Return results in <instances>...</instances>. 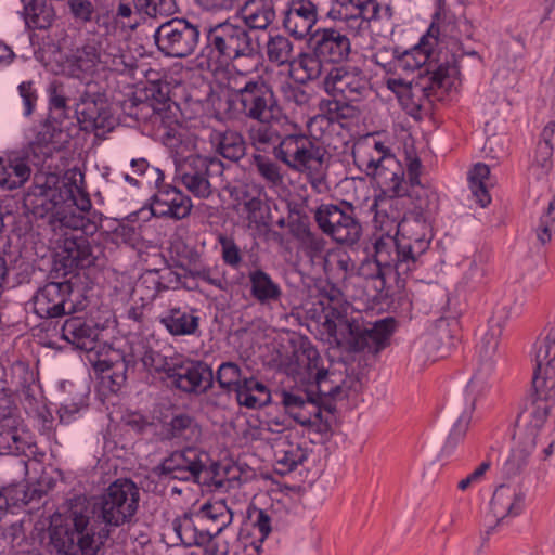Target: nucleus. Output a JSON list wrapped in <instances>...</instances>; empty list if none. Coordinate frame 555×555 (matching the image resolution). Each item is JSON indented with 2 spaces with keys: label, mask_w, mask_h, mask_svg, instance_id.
Returning a JSON list of instances; mask_svg holds the SVG:
<instances>
[{
  "label": "nucleus",
  "mask_w": 555,
  "mask_h": 555,
  "mask_svg": "<svg viewBox=\"0 0 555 555\" xmlns=\"http://www.w3.org/2000/svg\"><path fill=\"white\" fill-rule=\"evenodd\" d=\"M140 490L130 479H118L100 495L91 513L109 526L119 527L135 515Z\"/></svg>",
  "instance_id": "39448f33"
},
{
  "label": "nucleus",
  "mask_w": 555,
  "mask_h": 555,
  "mask_svg": "<svg viewBox=\"0 0 555 555\" xmlns=\"http://www.w3.org/2000/svg\"><path fill=\"white\" fill-rule=\"evenodd\" d=\"M31 169L27 160L17 155H10L0 160V186L7 190L21 188L30 177Z\"/></svg>",
  "instance_id": "7c9ffc66"
},
{
  "label": "nucleus",
  "mask_w": 555,
  "mask_h": 555,
  "mask_svg": "<svg viewBox=\"0 0 555 555\" xmlns=\"http://www.w3.org/2000/svg\"><path fill=\"white\" fill-rule=\"evenodd\" d=\"M125 65L124 55L117 46L100 41L99 66L103 69L119 70Z\"/></svg>",
  "instance_id": "3c124183"
},
{
  "label": "nucleus",
  "mask_w": 555,
  "mask_h": 555,
  "mask_svg": "<svg viewBox=\"0 0 555 555\" xmlns=\"http://www.w3.org/2000/svg\"><path fill=\"white\" fill-rule=\"evenodd\" d=\"M135 10L152 18L168 17L178 12L176 0H133Z\"/></svg>",
  "instance_id": "de8ad7c7"
},
{
  "label": "nucleus",
  "mask_w": 555,
  "mask_h": 555,
  "mask_svg": "<svg viewBox=\"0 0 555 555\" xmlns=\"http://www.w3.org/2000/svg\"><path fill=\"white\" fill-rule=\"evenodd\" d=\"M18 93L22 99V115L24 117H29L35 109L38 95L37 91L33 86L31 81H24L18 86Z\"/></svg>",
  "instance_id": "bf43d9fd"
},
{
  "label": "nucleus",
  "mask_w": 555,
  "mask_h": 555,
  "mask_svg": "<svg viewBox=\"0 0 555 555\" xmlns=\"http://www.w3.org/2000/svg\"><path fill=\"white\" fill-rule=\"evenodd\" d=\"M14 405L11 397L7 393L0 395V423L7 422V426L10 427L5 433H0V436H3L4 442L10 447L9 441L13 442L17 441V436L14 430H12L13 424L15 423L12 420Z\"/></svg>",
  "instance_id": "5fc2aeb1"
},
{
  "label": "nucleus",
  "mask_w": 555,
  "mask_h": 555,
  "mask_svg": "<svg viewBox=\"0 0 555 555\" xmlns=\"http://www.w3.org/2000/svg\"><path fill=\"white\" fill-rule=\"evenodd\" d=\"M72 295L73 287L67 281L47 283L33 298L34 311L46 319L75 313L78 308Z\"/></svg>",
  "instance_id": "a211bd4d"
},
{
  "label": "nucleus",
  "mask_w": 555,
  "mask_h": 555,
  "mask_svg": "<svg viewBox=\"0 0 555 555\" xmlns=\"http://www.w3.org/2000/svg\"><path fill=\"white\" fill-rule=\"evenodd\" d=\"M285 125L292 126L282 114L274 116L272 119L259 121V125L250 130V139L254 146L257 150H266L270 145L273 149L278 146L283 141V138L288 134L287 130L283 129Z\"/></svg>",
  "instance_id": "cd10ccee"
},
{
  "label": "nucleus",
  "mask_w": 555,
  "mask_h": 555,
  "mask_svg": "<svg viewBox=\"0 0 555 555\" xmlns=\"http://www.w3.org/2000/svg\"><path fill=\"white\" fill-rule=\"evenodd\" d=\"M236 14L249 30H267L276 18L275 0H245Z\"/></svg>",
  "instance_id": "a878e982"
},
{
  "label": "nucleus",
  "mask_w": 555,
  "mask_h": 555,
  "mask_svg": "<svg viewBox=\"0 0 555 555\" xmlns=\"http://www.w3.org/2000/svg\"><path fill=\"white\" fill-rule=\"evenodd\" d=\"M297 63L306 74V76L301 78V81L315 80L320 78L323 73L326 74L327 72L324 67V60H321L313 51L312 53L300 54Z\"/></svg>",
  "instance_id": "603ef678"
},
{
  "label": "nucleus",
  "mask_w": 555,
  "mask_h": 555,
  "mask_svg": "<svg viewBox=\"0 0 555 555\" xmlns=\"http://www.w3.org/2000/svg\"><path fill=\"white\" fill-rule=\"evenodd\" d=\"M489 177L490 168L482 163L476 164L468 176L472 194L482 208L488 206L491 202V196L485 184V181L488 180Z\"/></svg>",
  "instance_id": "79ce46f5"
},
{
  "label": "nucleus",
  "mask_w": 555,
  "mask_h": 555,
  "mask_svg": "<svg viewBox=\"0 0 555 555\" xmlns=\"http://www.w3.org/2000/svg\"><path fill=\"white\" fill-rule=\"evenodd\" d=\"M251 296L261 305L279 301L282 289L271 276L261 269L248 273Z\"/></svg>",
  "instance_id": "72a5a7b5"
},
{
  "label": "nucleus",
  "mask_w": 555,
  "mask_h": 555,
  "mask_svg": "<svg viewBox=\"0 0 555 555\" xmlns=\"http://www.w3.org/2000/svg\"><path fill=\"white\" fill-rule=\"evenodd\" d=\"M447 14L441 9L434 15V21L427 34L421 39L420 43L410 50L392 52V67L393 72L409 73L420 69L423 66L425 69L422 73H428V67L431 62H437L441 59L442 54H451L448 50H439L434 56L431 51L430 39L436 43L439 35H447L451 33L450 23H446Z\"/></svg>",
  "instance_id": "1a4fd4ad"
},
{
  "label": "nucleus",
  "mask_w": 555,
  "mask_h": 555,
  "mask_svg": "<svg viewBox=\"0 0 555 555\" xmlns=\"http://www.w3.org/2000/svg\"><path fill=\"white\" fill-rule=\"evenodd\" d=\"M373 260L365 259L358 269V273L364 281L375 278L385 271H395L400 276H408L406 272L399 271V261L395 255V245L390 240L389 233L383 235L373 244Z\"/></svg>",
  "instance_id": "4be33fe9"
},
{
  "label": "nucleus",
  "mask_w": 555,
  "mask_h": 555,
  "mask_svg": "<svg viewBox=\"0 0 555 555\" xmlns=\"http://www.w3.org/2000/svg\"><path fill=\"white\" fill-rule=\"evenodd\" d=\"M428 228L424 221L412 219L398 224L390 240L395 245V257L399 261V271L412 273L418 263V258L428 248Z\"/></svg>",
  "instance_id": "ddd939ff"
},
{
  "label": "nucleus",
  "mask_w": 555,
  "mask_h": 555,
  "mask_svg": "<svg viewBox=\"0 0 555 555\" xmlns=\"http://www.w3.org/2000/svg\"><path fill=\"white\" fill-rule=\"evenodd\" d=\"M520 499V494L515 489L506 485H500L491 500V511L498 521L511 515H518Z\"/></svg>",
  "instance_id": "c9c22d12"
},
{
  "label": "nucleus",
  "mask_w": 555,
  "mask_h": 555,
  "mask_svg": "<svg viewBox=\"0 0 555 555\" xmlns=\"http://www.w3.org/2000/svg\"><path fill=\"white\" fill-rule=\"evenodd\" d=\"M281 397L283 405L296 422L304 426L312 425L310 414L306 415L297 412V410L304 409L306 404H318V398L313 397L310 392H306L304 397L286 390L282 391Z\"/></svg>",
  "instance_id": "a19ab883"
},
{
  "label": "nucleus",
  "mask_w": 555,
  "mask_h": 555,
  "mask_svg": "<svg viewBox=\"0 0 555 555\" xmlns=\"http://www.w3.org/2000/svg\"><path fill=\"white\" fill-rule=\"evenodd\" d=\"M81 130L93 132L98 138H104L118 125L106 94L94 83H88L80 94L75 109Z\"/></svg>",
  "instance_id": "9d476101"
},
{
  "label": "nucleus",
  "mask_w": 555,
  "mask_h": 555,
  "mask_svg": "<svg viewBox=\"0 0 555 555\" xmlns=\"http://www.w3.org/2000/svg\"><path fill=\"white\" fill-rule=\"evenodd\" d=\"M253 526L258 529L260 537L257 540L251 541L250 545L253 546V550H255L257 554H260L262 543L272 531L271 517L263 509H258Z\"/></svg>",
  "instance_id": "4d7b16f0"
},
{
  "label": "nucleus",
  "mask_w": 555,
  "mask_h": 555,
  "mask_svg": "<svg viewBox=\"0 0 555 555\" xmlns=\"http://www.w3.org/2000/svg\"><path fill=\"white\" fill-rule=\"evenodd\" d=\"M266 52L268 60L279 66L292 64L295 61L294 44L283 35L269 37Z\"/></svg>",
  "instance_id": "ea45409f"
},
{
  "label": "nucleus",
  "mask_w": 555,
  "mask_h": 555,
  "mask_svg": "<svg viewBox=\"0 0 555 555\" xmlns=\"http://www.w3.org/2000/svg\"><path fill=\"white\" fill-rule=\"evenodd\" d=\"M335 2L346 10L345 17H347L349 11H351V20H361L359 27L363 24L367 26L370 22L380 18V5L376 0H335Z\"/></svg>",
  "instance_id": "58836bf2"
},
{
  "label": "nucleus",
  "mask_w": 555,
  "mask_h": 555,
  "mask_svg": "<svg viewBox=\"0 0 555 555\" xmlns=\"http://www.w3.org/2000/svg\"><path fill=\"white\" fill-rule=\"evenodd\" d=\"M314 220L319 229L340 245H356L363 233L362 224L352 204H322L314 210Z\"/></svg>",
  "instance_id": "0eeeda50"
},
{
  "label": "nucleus",
  "mask_w": 555,
  "mask_h": 555,
  "mask_svg": "<svg viewBox=\"0 0 555 555\" xmlns=\"http://www.w3.org/2000/svg\"><path fill=\"white\" fill-rule=\"evenodd\" d=\"M49 224L54 231L63 228L86 231L88 220L83 215L76 212L73 206L62 208L50 216Z\"/></svg>",
  "instance_id": "49530a36"
},
{
  "label": "nucleus",
  "mask_w": 555,
  "mask_h": 555,
  "mask_svg": "<svg viewBox=\"0 0 555 555\" xmlns=\"http://www.w3.org/2000/svg\"><path fill=\"white\" fill-rule=\"evenodd\" d=\"M98 336L99 328L79 317L67 319L62 326V337L88 352L95 348Z\"/></svg>",
  "instance_id": "bb28decb"
},
{
  "label": "nucleus",
  "mask_w": 555,
  "mask_h": 555,
  "mask_svg": "<svg viewBox=\"0 0 555 555\" xmlns=\"http://www.w3.org/2000/svg\"><path fill=\"white\" fill-rule=\"evenodd\" d=\"M404 196H408L412 201L415 209L420 210V212L431 210L433 202L429 198V191L427 189L417 188L409 190L406 188V193H404L403 197Z\"/></svg>",
  "instance_id": "0e129e2a"
},
{
  "label": "nucleus",
  "mask_w": 555,
  "mask_h": 555,
  "mask_svg": "<svg viewBox=\"0 0 555 555\" xmlns=\"http://www.w3.org/2000/svg\"><path fill=\"white\" fill-rule=\"evenodd\" d=\"M210 142L215 151L229 160L237 162L245 155V140L235 130H214L210 134Z\"/></svg>",
  "instance_id": "c756f323"
},
{
  "label": "nucleus",
  "mask_w": 555,
  "mask_h": 555,
  "mask_svg": "<svg viewBox=\"0 0 555 555\" xmlns=\"http://www.w3.org/2000/svg\"><path fill=\"white\" fill-rule=\"evenodd\" d=\"M402 197L403 196L387 194L375 201V218L380 222L382 228L389 225L397 230L398 224H402L406 220L403 217ZM390 231L391 228L388 229V232Z\"/></svg>",
  "instance_id": "473e14b6"
},
{
  "label": "nucleus",
  "mask_w": 555,
  "mask_h": 555,
  "mask_svg": "<svg viewBox=\"0 0 555 555\" xmlns=\"http://www.w3.org/2000/svg\"><path fill=\"white\" fill-rule=\"evenodd\" d=\"M323 85L328 94L348 102H359L371 92L369 79L356 66H332L326 72Z\"/></svg>",
  "instance_id": "dca6fc26"
},
{
  "label": "nucleus",
  "mask_w": 555,
  "mask_h": 555,
  "mask_svg": "<svg viewBox=\"0 0 555 555\" xmlns=\"http://www.w3.org/2000/svg\"><path fill=\"white\" fill-rule=\"evenodd\" d=\"M62 259L65 268H89L102 255V248L82 235L66 237L63 243Z\"/></svg>",
  "instance_id": "393cba45"
},
{
  "label": "nucleus",
  "mask_w": 555,
  "mask_h": 555,
  "mask_svg": "<svg viewBox=\"0 0 555 555\" xmlns=\"http://www.w3.org/2000/svg\"><path fill=\"white\" fill-rule=\"evenodd\" d=\"M335 375L334 372H328L327 370H318L314 373L313 378L315 380L318 387V397H331L333 399L343 398L346 396V389H351L354 386V380H341L340 383H335L334 379H331L333 386H327V378L333 377Z\"/></svg>",
  "instance_id": "c03bdc74"
},
{
  "label": "nucleus",
  "mask_w": 555,
  "mask_h": 555,
  "mask_svg": "<svg viewBox=\"0 0 555 555\" xmlns=\"http://www.w3.org/2000/svg\"><path fill=\"white\" fill-rule=\"evenodd\" d=\"M234 392L237 403L248 409H258L268 404L267 396L255 395L253 391L247 390L243 384Z\"/></svg>",
  "instance_id": "052dcab7"
},
{
  "label": "nucleus",
  "mask_w": 555,
  "mask_h": 555,
  "mask_svg": "<svg viewBox=\"0 0 555 555\" xmlns=\"http://www.w3.org/2000/svg\"><path fill=\"white\" fill-rule=\"evenodd\" d=\"M68 8L73 16L83 23L92 21L94 5L90 0H68Z\"/></svg>",
  "instance_id": "680f3d73"
},
{
  "label": "nucleus",
  "mask_w": 555,
  "mask_h": 555,
  "mask_svg": "<svg viewBox=\"0 0 555 555\" xmlns=\"http://www.w3.org/2000/svg\"><path fill=\"white\" fill-rule=\"evenodd\" d=\"M318 22V7L311 0H289L283 16V27L293 37L302 39Z\"/></svg>",
  "instance_id": "5701e85b"
},
{
  "label": "nucleus",
  "mask_w": 555,
  "mask_h": 555,
  "mask_svg": "<svg viewBox=\"0 0 555 555\" xmlns=\"http://www.w3.org/2000/svg\"><path fill=\"white\" fill-rule=\"evenodd\" d=\"M555 230V204L550 203L546 215L541 220L538 238L542 244L551 241V233Z\"/></svg>",
  "instance_id": "69168bd1"
},
{
  "label": "nucleus",
  "mask_w": 555,
  "mask_h": 555,
  "mask_svg": "<svg viewBox=\"0 0 555 555\" xmlns=\"http://www.w3.org/2000/svg\"><path fill=\"white\" fill-rule=\"evenodd\" d=\"M168 379L184 392L204 393L212 387V370L203 362H191L186 365L168 369Z\"/></svg>",
  "instance_id": "6ab92c4d"
},
{
  "label": "nucleus",
  "mask_w": 555,
  "mask_h": 555,
  "mask_svg": "<svg viewBox=\"0 0 555 555\" xmlns=\"http://www.w3.org/2000/svg\"><path fill=\"white\" fill-rule=\"evenodd\" d=\"M160 322L173 336L193 335L198 330L199 318L192 312L173 308Z\"/></svg>",
  "instance_id": "e433bc0d"
},
{
  "label": "nucleus",
  "mask_w": 555,
  "mask_h": 555,
  "mask_svg": "<svg viewBox=\"0 0 555 555\" xmlns=\"http://www.w3.org/2000/svg\"><path fill=\"white\" fill-rule=\"evenodd\" d=\"M533 395L530 400L519 414L516 422V429L519 436H527L532 438V444L538 447L539 442V430L545 423L548 414V404L546 399L548 398L547 388L537 392L533 388Z\"/></svg>",
  "instance_id": "aec40b11"
},
{
  "label": "nucleus",
  "mask_w": 555,
  "mask_h": 555,
  "mask_svg": "<svg viewBox=\"0 0 555 555\" xmlns=\"http://www.w3.org/2000/svg\"><path fill=\"white\" fill-rule=\"evenodd\" d=\"M209 456L206 452L194 447H188L172 452L162 464L163 474L171 479L193 481L198 485L214 486L221 489L229 482L216 479L211 467H208Z\"/></svg>",
  "instance_id": "6e6552de"
},
{
  "label": "nucleus",
  "mask_w": 555,
  "mask_h": 555,
  "mask_svg": "<svg viewBox=\"0 0 555 555\" xmlns=\"http://www.w3.org/2000/svg\"><path fill=\"white\" fill-rule=\"evenodd\" d=\"M245 376L235 362H223L216 373V380L219 386L228 392L234 391L242 385Z\"/></svg>",
  "instance_id": "09e8293b"
},
{
  "label": "nucleus",
  "mask_w": 555,
  "mask_h": 555,
  "mask_svg": "<svg viewBox=\"0 0 555 555\" xmlns=\"http://www.w3.org/2000/svg\"><path fill=\"white\" fill-rule=\"evenodd\" d=\"M193 207L191 198L176 188L159 190L150 204L151 214L158 218L176 220L188 217Z\"/></svg>",
  "instance_id": "b1692460"
},
{
  "label": "nucleus",
  "mask_w": 555,
  "mask_h": 555,
  "mask_svg": "<svg viewBox=\"0 0 555 555\" xmlns=\"http://www.w3.org/2000/svg\"><path fill=\"white\" fill-rule=\"evenodd\" d=\"M311 49L325 63H340L347 60L351 44L349 38L335 28L318 29L310 39Z\"/></svg>",
  "instance_id": "412c9836"
},
{
  "label": "nucleus",
  "mask_w": 555,
  "mask_h": 555,
  "mask_svg": "<svg viewBox=\"0 0 555 555\" xmlns=\"http://www.w3.org/2000/svg\"><path fill=\"white\" fill-rule=\"evenodd\" d=\"M287 444L288 447L284 450L279 463L286 466L288 470H294L307 460L308 451L299 443H293L287 440Z\"/></svg>",
  "instance_id": "6e6d98bb"
},
{
  "label": "nucleus",
  "mask_w": 555,
  "mask_h": 555,
  "mask_svg": "<svg viewBox=\"0 0 555 555\" xmlns=\"http://www.w3.org/2000/svg\"><path fill=\"white\" fill-rule=\"evenodd\" d=\"M75 192H78V185L70 179H62L55 181L53 185L36 186L26 202L31 206L34 215L43 218L47 215L52 216L62 208L73 206Z\"/></svg>",
  "instance_id": "f3484780"
},
{
  "label": "nucleus",
  "mask_w": 555,
  "mask_h": 555,
  "mask_svg": "<svg viewBox=\"0 0 555 555\" xmlns=\"http://www.w3.org/2000/svg\"><path fill=\"white\" fill-rule=\"evenodd\" d=\"M56 20L52 0H29L24 5V21L28 28L46 30Z\"/></svg>",
  "instance_id": "2f4dec72"
},
{
  "label": "nucleus",
  "mask_w": 555,
  "mask_h": 555,
  "mask_svg": "<svg viewBox=\"0 0 555 555\" xmlns=\"http://www.w3.org/2000/svg\"><path fill=\"white\" fill-rule=\"evenodd\" d=\"M274 156L288 168L298 172H319L326 151L304 134H286L273 151Z\"/></svg>",
  "instance_id": "9b49d317"
},
{
  "label": "nucleus",
  "mask_w": 555,
  "mask_h": 555,
  "mask_svg": "<svg viewBox=\"0 0 555 555\" xmlns=\"http://www.w3.org/2000/svg\"><path fill=\"white\" fill-rule=\"evenodd\" d=\"M62 508L51 520V545L63 555H94L99 546L94 545V532L88 527L91 514L88 499L74 495Z\"/></svg>",
  "instance_id": "f03ea898"
},
{
  "label": "nucleus",
  "mask_w": 555,
  "mask_h": 555,
  "mask_svg": "<svg viewBox=\"0 0 555 555\" xmlns=\"http://www.w3.org/2000/svg\"><path fill=\"white\" fill-rule=\"evenodd\" d=\"M357 166L376 180L385 194L403 196L406 193L404 169L399 160L379 141L372 146H360L353 151Z\"/></svg>",
  "instance_id": "20e7f679"
},
{
  "label": "nucleus",
  "mask_w": 555,
  "mask_h": 555,
  "mask_svg": "<svg viewBox=\"0 0 555 555\" xmlns=\"http://www.w3.org/2000/svg\"><path fill=\"white\" fill-rule=\"evenodd\" d=\"M501 335L500 325H495L485 333L481 338L480 352L485 358H490L496 350L499 337Z\"/></svg>",
  "instance_id": "774afa93"
},
{
  "label": "nucleus",
  "mask_w": 555,
  "mask_h": 555,
  "mask_svg": "<svg viewBox=\"0 0 555 555\" xmlns=\"http://www.w3.org/2000/svg\"><path fill=\"white\" fill-rule=\"evenodd\" d=\"M224 164L217 157L190 155L180 165L182 184L195 197L208 198L222 182Z\"/></svg>",
  "instance_id": "f8f14e48"
},
{
  "label": "nucleus",
  "mask_w": 555,
  "mask_h": 555,
  "mask_svg": "<svg viewBox=\"0 0 555 555\" xmlns=\"http://www.w3.org/2000/svg\"><path fill=\"white\" fill-rule=\"evenodd\" d=\"M146 99L133 100V105L139 106L142 113L149 115V112L152 111L154 115H167V112L170 111L171 102L168 96V86H163L160 83H152L150 88L145 91Z\"/></svg>",
  "instance_id": "f704fd0d"
},
{
  "label": "nucleus",
  "mask_w": 555,
  "mask_h": 555,
  "mask_svg": "<svg viewBox=\"0 0 555 555\" xmlns=\"http://www.w3.org/2000/svg\"><path fill=\"white\" fill-rule=\"evenodd\" d=\"M459 75L457 60L454 54H442L431 62L428 73H420L411 81L402 78H388L387 88L393 92L401 107L415 120L430 115L436 102L444 99Z\"/></svg>",
  "instance_id": "f257e3e1"
},
{
  "label": "nucleus",
  "mask_w": 555,
  "mask_h": 555,
  "mask_svg": "<svg viewBox=\"0 0 555 555\" xmlns=\"http://www.w3.org/2000/svg\"><path fill=\"white\" fill-rule=\"evenodd\" d=\"M202 518L210 522L207 533L210 538L217 537L224 528H227L233 518L231 509L223 501L207 503L201 508Z\"/></svg>",
  "instance_id": "4c0bfd02"
},
{
  "label": "nucleus",
  "mask_w": 555,
  "mask_h": 555,
  "mask_svg": "<svg viewBox=\"0 0 555 555\" xmlns=\"http://www.w3.org/2000/svg\"><path fill=\"white\" fill-rule=\"evenodd\" d=\"M199 34L198 25L185 18L175 17L157 27L154 40L164 55L183 59L195 51Z\"/></svg>",
  "instance_id": "4468645a"
},
{
  "label": "nucleus",
  "mask_w": 555,
  "mask_h": 555,
  "mask_svg": "<svg viewBox=\"0 0 555 555\" xmlns=\"http://www.w3.org/2000/svg\"><path fill=\"white\" fill-rule=\"evenodd\" d=\"M99 46L100 41L89 39L80 48H77L72 56L73 65L81 72H93L99 67Z\"/></svg>",
  "instance_id": "a18cd8bd"
},
{
  "label": "nucleus",
  "mask_w": 555,
  "mask_h": 555,
  "mask_svg": "<svg viewBox=\"0 0 555 555\" xmlns=\"http://www.w3.org/2000/svg\"><path fill=\"white\" fill-rule=\"evenodd\" d=\"M250 30L244 25L222 22L207 30V46L227 61L249 57L255 53Z\"/></svg>",
  "instance_id": "2eb2a0df"
},
{
  "label": "nucleus",
  "mask_w": 555,
  "mask_h": 555,
  "mask_svg": "<svg viewBox=\"0 0 555 555\" xmlns=\"http://www.w3.org/2000/svg\"><path fill=\"white\" fill-rule=\"evenodd\" d=\"M241 204L244 207L249 223L260 224L263 221L262 201L257 196H250L247 192L243 194Z\"/></svg>",
  "instance_id": "13d9d810"
},
{
  "label": "nucleus",
  "mask_w": 555,
  "mask_h": 555,
  "mask_svg": "<svg viewBox=\"0 0 555 555\" xmlns=\"http://www.w3.org/2000/svg\"><path fill=\"white\" fill-rule=\"evenodd\" d=\"M167 435L171 439L196 444L202 440L203 429L196 417L188 412L172 414L167 424Z\"/></svg>",
  "instance_id": "c85d7f7f"
},
{
  "label": "nucleus",
  "mask_w": 555,
  "mask_h": 555,
  "mask_svg": "<svg viewBox=\"0 0 555 555\" xmlns=\"http://www.w3.org/2000/svg\"><path fill=\"white\" fill-rule=\"evenodd\" d=\"M96 366L102 373L113 370V373L111 375H108V377L111 378L112 384L115 386L120 387L124 384V382L126 380V375H125L126 364L124 361L116 362L113 364V363H109L108 361L103 360V361H100Z\"/></svg>",
  "instance_id": "338daca9"
},
{
  "label": "nucleus",
  "mask_w": 555,
  "mask_h": 555,
  "mask_svg": "<svg viewBox=\"0 0 555 555\" xmlns=\"http://www.w3.org/2000/svg\"><path fill=\"white\" fill-rule=\"evenodd\" d=\"M253 165L258 173L271 185L278 186L283 183L280 166L268 156L255 154L253 156Z\"/></svg>",
  "instance_id": "8fccbe9b"
},
{
  "label": "nucleus",
  "mask_w": 555,
  "mask_h": 555,
  "mask_svg": "<svg viewBox=\"0 0 555 555\" xmlns=\"http://www.w3.org/2000/svg\"><path fill=\"white\" fill-rule=\"evenodd\" d=\"M229 105L246 118L266 121L281 115V107L272 87L262 78L250 79L243 87L232 89L228 99Z\"/></svg>",
  "instance_id": "423d86ee"
},
{
  "label": "nucleus",
  "mask_w": 555,
  "mask_h": 555,
  "mask_svg": "<svg viewBox=\"0 0 555 555\" xmlns=\"http://www.w3.org/2000/svg\"><path fill=\"white\" fill-rule=\"evenodd\" d=\"M393 325L395 321L391 318L370 323L364 322L361 317H348L335 309L324 322L330 335L345 339L349 349L370 354H377L388 345Z\"/></svg>",
  "instance_id": "7ed1b4c3"
},
{
  "label": "nucleus",
  "mask_w": 555,
  "mask_h": 555,
  "mask_svg": "<svg viewBox=\"0 0 555 555\" xmlns=\"http://www.w3.org/2000/svg\"><path fill=\"white\" fill-rule=\"evenodd\" d=\"M391 271H385L382 274L376 275L373 279L365 281L364 289L367 297L372 299H383L387 296L386 288V275Z\"/></svg>",
  "instance_id": "e2e57ef3"
},
{
  "label": "nucleus",
  "mask_w": 555,
  "mask_h": 555,
  "mask_svg": "<svg viewBox=\"0 0 555 555\" xmlns=\"http://www.w3.org/2000/svg\"><path fill=\"white\" fill-rule=\"evenodd\" d=\"M545 358H548L545 364L538 362L537 370L532 378V388L540 392L544 388L555 387V346L548 347Z\"/></svg>",
  "instance_id": "37998d69"
},
{
  "label": "nucleus",
  "mask_w": 555,
  "mask_h": 555,
  "mask_svg": "<svg viewBox=\"0 0 555 555\" xmlns=\"http://www.w3.org/2000/svg\"><path fill=\"white\" fill-rule=\"evenodd\" d=\"M297 241L301 250L308 258H310V260L313 261L314 259L321 258L323 256L326 241L321 234L311 231Z\"/></svg>",
  "instance_id": "864d4df0"
}]
</instances>
